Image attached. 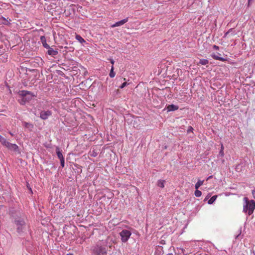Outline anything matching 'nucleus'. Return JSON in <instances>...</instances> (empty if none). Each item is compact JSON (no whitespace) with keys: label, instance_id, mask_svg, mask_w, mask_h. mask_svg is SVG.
<instances>
[{"label":"nucleus","instance_id":"obj_16","mask_svg":"<svg viewBox=\"0 0 255 255\" xmlns=\"http://www.w3.org/2000/svg\"><path fill=\"white\" fill-rule=\"evenodd\" d=\"M75 38L81 43H85V40L80 35L78 34H76Z\"/></svg>","mask_w":255,"mask_h":255},{"label":"nucleus","instance_id":"obj_1","mask_svg":"<svg viewBox=\"0 0 255 255\" xmlns=\"http://www.w3.org/2000/svg\"><path fill=\"white\" fill-rule=\"evenodd\" d=\"M246 201V205L244 207V211L245 212H248V214L251 215L254 212L255 209V201L253 200L249 201L247 197L244 198Z\"/></svg>","mask_w":255,"mask_h":255},{"label":"nucleus","instance_id":"obj_14","mask_svg":"<svg viewBox=\"0 0 255 255\" xmlns=\"http://www.w3.org/2000/svg\"><path fill=\"white\" fill-rule=\"evenodd\" d=\"M211 56H212V57L213 59H214L215 60H220L221 61H226L225 59H224V58H222V57L218 56L217 55H216L215 53L212 54L211 55Z\"/></svg>","mask_w":255,"mask_h":255},{"label":"nucleus","instance_id":"obj_32","mask_svg":"<svg viewBox=\"0 0 255 255\" xmlns=\"http://www.w3.org/2000/svg\"><path fill=\"white\" fill-rule=\"evenodd\" d=\"M9 134H10L11 135H12V136L13 135V134H12L11 132H9Z\"/></svg>","mask_w":255,"mask_h":255},{"label":"nucleus","instance_id":"obj_27","mask_svg":"<svg viewBox=\"0 0 255 255\" xmlns=\"http://www.w3.org/2000/svg\"><path fill=\"white\" fill-rule=\"evenodd\" d=\"M193 129V128L191 127H189V128H188V129L187 130V132H189L192 131Z\"/></svg>","mask_w":255,"mask_h":255},{"label":"nucleus","instance_id":"obj_20","mask_svg":"<svg viewBox=\"0 0 255 255\" xmlns=\"http://www.w3.org/2000/svg\"><path fill=\"white\" fill-rule=\"evenodd\" d=\"M209 63V61L207 59H202L200 60L199 64L202 65H205L208 64Z\"/></svg>","mask_w":255,"mask_h":255},{"label":"nucleus","instance_id":"obj_10","mask_svg":"<svg viewBox=\"0 0 255 255\" xmlns=\"http://www.w3.org/2000/svg\"><path fill=\"white\" fill-rule=\"evenodd\" d=\"M40 40L44 47L45 48H49V45L46 43V38L44 36L40 37Z\"/></svg>","mask_w":255,"mask_h":255},{"label":"nucleus","instance_id":"obj_25","mask_svg":"<svg viewBox=\"0 0 255 255\" xmlns=\"http://www.w3.org/2000/svg\"><path fill=\"white\" fill-rule=\"evenodd\" d=\"M128 84L127 82H125L123 83L121 85V86L120 87V88L121 89H123L124 87H126V86H127Z\"/></svg>","mask_w":255,"mask_h":255},{"label":"nucleus","instance_id":"obj_6","mask_svg":"<svg viewBox=\"0 0 255 255\" xmlns=\"http://www.w3.org/2000/svg\"><path fill=\"white\" fill-rule=\"evenodd\" d=\"M15 224L17 226V230L18 232L22 231L23 227L25 226V222L24 220L21 219L15 220Z\"/></svg>","mask_w":255,"mask_h":255},{"label":"nucleus","instance_id":"obj_3","mask_svg":"<svg viewBox=\"0 0 255 255\" xmlns=\"http://www.w3.org/2000/svg\"><path fill=\"white\" fill-rule=\"evenodd\" d=\"M121 240L123 242H127L131 235V233L127 230H123L120 233Z\"/></svg>","mask_w":255,"mask_h":255},{"label":"nucleus","instance_id":"obj_19","mask_svg":"<svg viewBox=\"0 0 255 255\" xmlns=\"http://www.w3.org/2000/svg\"><path fill=\"white\" fill-rule=\"evenodd\" d=\"M217 195H214L212 196L208 201V203L209 204H212L215 200L217 199Z\"/></svg>","mask_w":255,"mask_h":255},{"label":"nucleus","instance_id":"obj_7","mask_svg":"<svg viewBox=\"0 0 255 255\" xmlns=\"http://www.w3.org/2000/svg\"><path fill=\"white\" fill-rule=\"evenodd\" d=\"M52 115V112L50 111H42L40 112V117L42 120H46Z\"/></svg>","mask_w":255,"mask_h":255},{"label":"nucleus","instance_id":"obj_28","mask_svg":"<svg viewBox=\"0 0 255 255\" xmlns=\"http://www.w3.org/2000/svg\"><path fill=\"white\" fill-rule=\"evenodd\" d=\"M252 195L253 197L255 199V189L252 190Z\"/></svg>","mask_w":255,"mask_h":255},{"label":"nucleus","instance_id":"obj_17","mask_svg":"<svg viewBox=\"0 0 255 255\" xmlns=\"http://www.w3.org/2000/svg\"><path fill=\"white\" fill-rule=\"evenodd\" d=\"M204 180H198L197 182L195 184V187L196 189H198V188L203 184Z\"/></svg>","mask_w":255,"mask_h":255},{"label":"nucleus","instance_id":"obj_9","mask_svg":"<svg viewBox=\"0 0 255 255\" xmlns=\"http://www.w3.org/2000/svg\"><path fill=\"white\" fill-rule=\"evenodd\" d=\"M22 126L24 128L28 129L30 130H32V129L33 128V125L32 124H31L29 123L26 122H22Z\"/></svg>","mask_w":255,"mask_h":255},{"label":"nucleus","instance_id":"obj_15","mask_svg":"<svg viewBox=\"0 0 255 255\" xmlns=\"http://www.w3.org/2000/svg\"><path fill=\"white\" fill-rule=\"evenodd\" d=\"M0 142L3 146H5L7 144V143L8 142V141L6 140V138L3 137L2 136L0 135Z\"/></svg>","mask_w":255,"mask_h":255},{"label":"nucleus","instance_id":"obj_26","mask_svg":"<svg viewBox=\"0 0 255 255\" xmlns=\"http://www.w3.org/2000/svg\"><path fill=\"white\" fill-rule=\"evenodd\" d=\"M60 164L62 167H64V158H63L62 159H60Z\"/></svg>","mask_w":255,"mask_h":255},{"label":"nucleus","instance_id":"obj_23","mask_svg":"<svg viewBox=\"0 0 255 255\" xmlns=\"http://www.w3.org/2000/svg\"><path fill=\"white\" fill-rule=\"evenodd\" d=\"M202 195V192L200 190H198V189H196V191L195 192V195L196 197H200Z\"/></svg>","mask_w":255,"mask_h":255},{"label":"nucleus","instance_id":"obj_30","mask_svg":"<svg viewBox=\"0 0 255 255\" xmlns=\"http://www.w3.org/2000/svg\"><path fill=\"white\" fill-rule=\"evenodd\" d=\"M110 62L111 63V64L113 65L114 64V61L113 59H110Z\"/></svg>","mask_w":255,"mask_h":255},{"label":"nucleus","instance_id":"obj_31","mask_svg":"<svg viewBox=\"0 0 255 255\" xmlns=\"http://www.w3.org/2000/svg\"><path fill=\"white\" fill-rule=\"evenodd\" d=\"M212 177H213V176H212V175H211V176H209V177L207 178V180H209V179H210L212 178Z\"/></svg>","mask_w":255,"mask_h":255},{"label":"nucleus","instance_id":"obj_34","mask_svg":"<svg viewBox=\"0 0 255 255\" xmlns=\"http://www.w3.org/2000/svg\"><path fill=\"white\" fill-rule=\"evenodd\" d=\"M250 0H249V2H250Z\"/></svg>","mask_w":255,"mask_h":255},{"label":"nucleus","instance_id":"obj_22","mask_svg":"<svg viewBox=\"0 0 255 255\" xmlns=\"http://www.w3.org/2000/svg\"><path fill=\"white\" fill-rule=\"evenodd\" d=\"M224 146L222 144H221V150H220V152H219V154L220 155V156L221 157H223L224 156Z\"/></svg>","mask_w":255,"mask_h":255},{"label":"nucleus","instance_id":"obj_4","mask_svg":"<svg viewBox=\"0 0 255 255\" xmlns=\"http://www.w3.org/2000/svg\"><path fill=\"white\" fill-rule=\"evenodd\" d=\"M21 95L22 96V101L24 103L31 99L33 96L30 92L27 91H21Z\"/></svg>","mask_w":255,"mask_h":255},{"label":"nucleus","instance_id":"obj_2","mask_svg":"<svg viewBox=\"0 0 255 255\" xmlns=\"http://www.w3.org/2000/svg\"><path fill=\"white\" fill-rule=\"evenodd\" d=\"M93 253L95 255H107V249L105 247L97 245L94 247Z\"/></svg>","mask_w":255,"mask_h":255},{"label":"nucleus","instance_id":"obj_24","mask_svg":"<svg viewBox=\"0 0 255 255\" xmlns=\"http://www.w3.org/2000/svg\"><path fill=\"white\" fill-rule=\"evenodd\" d=\"M233 31V28H230L227 32L225 33V37H227L230 33H232Z\"/></svg>","mask_w":255,"mask_h":255},{"label":"nucleus","instance_id":"obj_21","mask_svg":"<svg viewBox=\"0 0 255 255\" xmlns=\"http://www.w3.org/2000/svg\"><path fill=\"white\" fill-rule=\"evenodd\" d=\"M115 75H116V74L114 71V67H113V66H112L111 71H110V74H109V76L111 78H114L115 76Z\"/></svg>","mask_w":255,"mask_h":255},{"label":"nucleus","instance_id":"obj_5","mask_svg":"<svg viewBox=\"0 0 255 255\" xmlns=\"http://www.w3.org/2000/svg\"><path fill=\"white\" fill-rule=\"evenodd\" d=\"M5 147L11 151L19 153V147L16 144H13L8 142V143H7V144L6 145Z\"/></svg>","mask_w":255,"mask_h":255},{"label":"nucleus","instance_id":"obj_12","mask_svg":"<svg viewBox=\"0 0 255 255\" xmlns=\"http://www.w3.org/2000/svg\"><path fill=\"white\" fill-rule=\"evenodd\" d=\"M167 109L168 111H173L178 109V107L174 105H169L167 106Z\"/></svg>","mask_w":255,"mask_h":255},{"label":"nucleus","instance_id":"obj_8","mask_svg":"<svg viewBox=\"0 0 255 255\" xmlns=\"http://www.w3.org/2000/svg\"><path fill=\"white\" fill-rule=\"evenodd\" d=\"M128 18L126 17V18H125L121 21L116 22L115 24H113L111 26V27L114 28L115 27H118V26L123 25V24H124L125 23L127 22L128 21Z\"/></svg>","mask_w":255,"mask_h":255},{"label":"nucleus","instance_id":"obj_18","mask_svg":"<svg viewBox=\"0 0 255 255\" xmlns=\"http://www.w3.org/2000/svg\"><path fill=\"white\" fill-rule=\"evenodd\" d=\"M165 181L164 180H159L157 181V186L163 188L164 187V183Z\"/></svg>","mask_w":255,"mask_h":255},{"label":"nucleus","instance_id":"obj_13","mask_svg":"<svg viewBox=\"0 0 255 255\" xmlns=\"http://www.w3.org/2000/svg\"><path fill=\"white\" fill-rule=\"evenodd\" d=\"M56 152L57 155L58 156V158L59 159H62L63 158H64L62 153L61 151H60V148L58 147H56Z\"/></svg>","mask_w":255,"mask_h":255},{"label":"nucleus","instance_id":"obj_29","mask_svg":"<svg viewBox=\"0 0 255 255\" xmlns=\"http://www.w3.org/2000/svg\"><path fill=\"white\" fill-rule=\"evenodd\" d=\"M213 48L215 50H219V46H218L217 45H214Z\"/></svg>","mask_w":255,"mask_h":255},{"label":"nucleus","instance_id":"obj_11","mask_svg":"<svg viewBox=\"0 0 255 255\" xmlns=\"http://www.w3.org/2000/svg\"><path fill=\"white\" fill-rule=\"evenodd\" d=\"M47 49H48L47 53L50 55L54 56L58 54V51L57 50H55L53 48H52L50 47H49V48H48Z\"/></svg>","mask_w":255,"mask_h":255},{"label":"nucleus","instance_id":"obj_33","mask_svg":"<svg viewBox=\"0 0 255 255\" xmlns=\"http://www.w3.org/2000/svg\"><path fill=\"white\" fill-rule=\"evenodd\" d=\"M67 255H73V254H67Z\"/></svg>","mask_w":255,"mask_h":255}]
</instances>
